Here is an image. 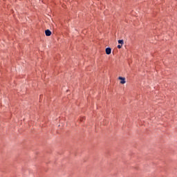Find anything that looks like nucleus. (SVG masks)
<instances>
[{"label": "nucleus", "mask_w": 177, "mask_h": 177, "mask_svg": "<svg viewBox=\"0 0 177 177\" xmlns=\"http://www.w3.org/2000/svg\"><path fill=\"white\" fill-rule=\"evenodd\" d=\"M45 34L46 37H50V35H52V32L50 30L47 29L45 30Z\"/></svg>", "instance_id": "nucleus-2"}, {"label": "nucleus", "mask_w": 177, "mask_h": 177, "mask_svg": "<svg viewBox=\"0 0 177 177\" xmlns=\"http://www.w3.org/2000/svg\"><path fill=\"white\" fill-rule=\"evenodd\" d=\"M118 44H120V45H124V40L123 39H120V40H118Z\"/></svg>", "instance_id": "nucleus-4"}, {"label": "nucleus", "mask_w": 177, "mask_h": 177, "mask_svg": "<svg viewBox=\"0 0 177 177\" xmlns=\"http://www.w3.org/2000/svg\"><path fill=\"white\" fill-rule=\"evenodd\" d=\"M118 80H120V84H122V85H124V84H125L127 82V81H125V77H119Z\"/></svg>", "instance_id": "nucleus-1"}, {"label": "nucleus", "mask_w": 177, "mask_h": 177, "mask_svg": "<svg viewBox=\"0 0 177 177\" xmlns=\"http://www.w3.org/2000/svg\"><path fill=\"white\" fill-rule=\"evenodd\" d=\"M121 48H122V45L121 44V45H118V49H121Z\"/></svg>", "instance_id": "nucleus-6"}, {"label": "nucleus", "mask_w": 177, "mask_h": 177, "mask_svg": "<svg viewBox=\"0 0 177 177\" xmlns=\"http://www.w3.org/2000/svg\"><path fill=\"white\" fill-rule=\"evenodd\" d=\"M85 119H86L85 116L81 117L80 122H82L85 121Z\"/></svg>", "instance_id": "nucleus-5"}, {"label": "nucleus", "mask_w": 177, "mask_h": 177, "mask_svg": "<svg viewBox=\"0 0 177 177\" xmlns=\"http://www.w3.org/2000/svg\"><path fill=\"white\" fill-rule=\"evenodd\" d=\"M106 55H111V48L108 47L105 49Z\"/></svg>", "instance_id": "nucleus-3"}]
</instances>
